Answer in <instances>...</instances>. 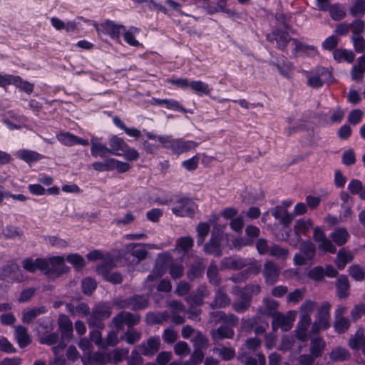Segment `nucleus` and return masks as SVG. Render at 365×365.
<instances>
[{
	"label": "nucleus",
	"instance_id": "nucleus-1",
	"mask_svg": "<svg viewBox=\"0 0 365 365\" xmlns=\"http://www.w3.org/2000/svg\"><path fill=\"white\" fill-rule=\"evenodd\" d=\"M331 304L326 302L322 304L319 308L317 315V320L313 323L311 332L317 334L321 329H326L329 327V311Z\"/></svg>",
	"mask_w": 365,
	"mask_h": 365
},
{
	"label": "nucleus",
	"instance_id": "nucleus-2",
	"mask_svg": "<svg viewBox=\"0 0 365 365\" xmlns=\"http://www.w3.org/2000/svg\"><path fill=\"white\" fill-rule=\"evenodd\" d=\"M297 317L296 311H289L286 314L279 312L272 318V329L276 331L281 329L284 331L290 330Z\"/></svg>",
	"mask_w": 365,
	"mask_h": 365
},
{
	"label": "nucleus",
	"instance_id": "nucleus-3",
	"mask_svg": "<svg viewBox=\"0 0 365 365\" xmlns=\"http://www.w3.org/2000/svg\"><path fill=\"white\" fill-rule=\"evenodd\" d=\"M140 319L138 314H135L128 312H120L112 320V323L117 329H123L124 324L128 327H132L137 324Z\"/></svg>",
	"mask_w": 365,
	"mask_h": 365
},
{
	"label": "nucleus",
	"instance_id": "nucleus-4",
	"mask_svg": "<svg viewBox=\"0 0 365 365\" xmlns=\"http://www.w3.org/2000/svg\"><path fill=\"white\" fill-rule=\"evenodd\" d=\"M114 266L113 260L105 262L102 265L97 268L98 272L101 274L104 279L113 284H120L123 282V277L120 273L111 272Z\"/></svg>",
	"mask_w": 365,
	"mask_h": 365
},
{
	"label": "nucleus",
	"instance_id": "nucleus-5",
	"mask_svg": "<svg viewBox=\"0 0 365 365\" xmlns=\"http://www.w3.org/2000/svg\"><path fill=\"white\" fill-rule=\"evenodd\" d=\"M160 340L158 336H150L145 342L138 346L140 353L146 356H152L160 349Z\"/></svg>",
	"mask_w": 365,
	"mask_h": 365
},
{
	"label": "nucleus",
	"instance_id": "nucleus-6",
	"mask_svg": "<svg viewBox=\"0 0 365 365\" xmlns=\"http://www.w3.org/2000/svg\"><path fill=\"white\" fill-rule=\"evenodd\" d=\"M48 266L45 269L46 274L61 275L66 272L64 259L61 257H55L47 259Z\"/></svg>",
	"mask_w": 365,
	"mask_h": 365
},
{
	"label": "nucleus",
	"instance_id": "nucleus-7",
	"mask_svg": "<svg viewBox=\"0 0 365 365\" xmlns=\"http://www.w3.org/2000/svg\"><path fill=\"white\" fill-rule=\"evenodd\" d=\"M280 268L272 261H267L264 265L263 274L267 283L274 284L280 274Z\"/></svg>",
	"mask_w": 365,
	"mask_h": 365
},
{
	"label": "nucleus",
	"instance_id": "nucleus-8",
	"mask_svg": "<svg viewBox=\"0 0 365 365\" xmlns=\"http://www.w3.org/2000/svg\"><path fill=\"white\" fill-rule=\"evenodd\" d=\"M47 266V259H46L26 258L22 262L23 268L30 272H34L37 269L44 271Z\"/></svg>",
	"mask_w": 365,
	"mask_h": 365
},
{
	"label": "nucleus",
	"instance_id": "nucleus-9",
	"mask_svg": "<svg viewBox=\"0 0 365 365\" xmlns=\"http://www.w3.org/2000/svg\"><path fill=\"white\" fill-rule=\"evenodd\" d=\"M211 336L215 341H220L225 339H231L235 335L232 328L227 326H221L210 331Z\"/></svg>",
	"mask_w": 365,
	"mask_h": 365
},
{
	"label": "nucleus",
	"instance_id": "nucleus-10",
	"mask_svg": "<svg viewBox=\"0 0 365 365\" xmlns=\"http://www.w3.org/2000/svg\"><path fill=\"white\" fill-rule=\"evenodd\" d=\"M58 324L63 339H71L73 336V324L69 318L66 315H61L58 320Z\"/></svg>",
	"mask_w": 365,
	"mask_h": 365
},
{
	"label": "nucleus",
	"instance_id": "nucleus-11",
	"mask_svg": "<svg viewBox=\"0 0 365 365\" xmlns=\"http://www.w3.org/2000/svg\"><path fill=\"white\" fill-rule=\"evenodd\" d=\"M268 39L271 42L275 41L278 47L283 49L290 41V36L287 32L276 31L272 34L268 35Z\"/></svg>",
	"mask_w": 365,
	"mask_h": 365
},
{
	"label": "nucleus",
	"instance_id": "nucleus-12",
	"mask_svg": "<svg viewBox=\"0 0 365 365\" xmlns=\"http://www.w3.org/2000/svg\"><path fill=\"white\" fill-rule=\"evenodd\" d=\"M311 323V322L299 319L294 331V336L302 341H306L308 339V329Z\"/></svg>",
	"mask_w": 365,
	"mask_h": 365
},
{
	"label": "nucleus",
	"instance_id": "nucleus-13",
	"mask_svg": "<svg viewBox=\"0 0 365 365\" xmlns=\"http://www.w3.org/2000/svg\"><path fill=\"white\" fill-rule=\"evenodd\" d=\"M257 358H253L245 353H242L238 356L239 361L245 365H257V363L259 365H266V359L262 353H258Z\"/></svg>",
	"mask_w": 365,
	"mask_h": 365
},
{
	"label": "nucleus",
	"instance_id": "nucleus-14",
	"mask_svg": "<svg viewBox=\"0 0 365 365\" xmlns=\"http://www.w3.org/2000/svg\"><path fill=\"white\" fill-rule=\"evenodd\" d=\"M354 259L353 254L345 249H341L339 251L335 259L336 267L341 269H344L346 264L351 262Z\"/></svg>",
	"mask_w": 365,
	"mask_h": 365
},
{
	"label": "nucleus",
	"instance_id": "nucleus-15",
	"mask_svg": "<svg viewBox=\"0 0 365 365\" xmlns=\"http://www.w3.org/2000/svg\"><path fill=\"white\" fill-rule=\"evenodd\" d=\"M15 336L20 347L24 348L31 343L30 336L27 329L23 326H17L15 328Z\"/></svg>",
	"mask_w": 365,
	"mask_h": 365
},
{
	"label": "nucleus",
	"instance_id": "nucleus-16",
	"mask_svg": "<svg viewBox=\"0 0 365 365\" xmlns=\"http://www.w3.org/2000/svg\"><path fill=\"white\" fill-rule=\"evenodd\" d=\"M317 302L312 300H307L300 307V319L312 322L311 314L317 307Z\"/></svg>",
	"mask_w": 365,
	"mask_h": 365
},
{
	"label": "nucleus",
	"instance_id": "nucleus-17",
	"mask_svg": "<svg viewBox=\"0 0 365 365\" xmlns=\"http://www.w3.org/2000/svg\"><path fill=\"white\" fill-rule=\"evenodd\" d=\"M349 282L346 276H341L336 282L338 297L341 299L346 298L349 294Z\"/></svg>",
	"mask_w": 365,
	"mask_h": 365
},
{
	"label": "nucleus",
	"instance_id": "nucleus-18",
	"mask_svg": "<svg viewBox=\"0 0 365 365\" xmlns=\"http://www.w3.org/2000/svg\"><path fill=\"white\" fill-rule=\"evenodd\" d=\"M230 299L222 289H219L216 294L215 298L210 304L212 309H220L227 307L230 304Z\"/></svg>",
	"mask_w": 365,
	"mask_h": 365
},
{
	"label": "nucleus",
	"instance_id": "nucleus-19",
	"mask_svg": "<svg viewBox=\"0 0 365 365\" xmlns=\"http://www.w3.org/2000/svg\"><path fill=\"white\" fill-rule=\"evenodd\" d=\"M252 297L245 292L241 294L240 299L234 302L233 309L238 313L244 312L247 310L250 306Z\"/></svg>",
	"mask_w": 365,
	"mask_h": 365
},
{
	"label": "nucleus",
	"instance_id": "nucleus-20",
	"mask_svg": "<svg viewBox=\"0 0 365 365\" xmlns=\"http://www.w3.org/2000/svg\"><path fill=\"white\" fill-rule=\"evenodd\" d=\"M325 346L326 343L321 337L313 338L310 342V353L316 358H319L322 356Z\"/></svg>",
	"mask_w": 365,
	"mask_h": 365
},
{
	"label": "nucleus",
	"instance_id": "nucleus-21",
	"mask_svg": "<svg viewBox=\"0 0 365 365\" xmlns=\"http://www.w3.org/2000/svg\"><path fill=\"white\" fill-rule=\"evenodd\" d=\"M197 146L196 143L192 141L183 142L179 140L173 141L171 148L178 154L194 149Z\"/></svg>",
	"mask_w": 365,
	"mask_h": 365
},
{
	"label": "nucleus",
	"instance_id": "nucleus-22",
	"mask_svg": "<svg viewBox=\"0 0 365 365\" xmlns=\"http://www.w3.org/2000/svg\"><path fill=\"white\" fill-rule=\"evenodd\" d=\"M169 318L170 315L168 312L158 314L149 312L146 316V322L150 325L160 324L164 322H167Z\"/></svg>",
	"mask_w": 365,
	"mask_h": 365
},
{
	"label": "nucleus",
	"instance_id": "nucleus-23",
	"mask_svg": "<svg viewBox=\"0 0 365 365\" xmlns=\"http://www.w3.org/2000/svg\"><path fill=\"white\" fill-rule=\"evenodd\" d=\"M125 252L137 257L138 262L145 259L148 254L147 251L143 247L135 244L128 245L125 247Z\"/></svg>",
	"mask_w": 365,
	"mask_h": 365
},
{
	"label": "nucleus",
	"instance_id": "nucleus-24",
	"mask_svg": "<svg viewBox=\"0 0 365 365\" xmlns=\"http://www.w3.org/2000/svg\"><path fill=\"white\" fill-rule=\"evenodd\" d=\"M264 304V308L262 313L268 317H272V318L279 313L277 312V308L279 307V303L273 299H270L266 298L263 301Z\"/></svg>",
	"mask_w": 365,
	"mask_h": 365
},
{
	"label": "nucleus",
	"instance_id": "nucleus-25",
	"mask_svg": "<svg viewBox=\"0 0 365 365\" xmlns=\"http://www.w3.org/2000/svg\"><path fill=\"white\" fill-rule=\"evenodd\" d=\"M349 237L345 228H338L331 234L332 240L339 246L344 245Z\"/></svg>",
	"mask_w": 365,
	"mask_h": 365
},
{
	"label": "nucleus",
	"instance_id": "nucleus-26",
	"mask_svg": "<svg viewBox=\"0 0 365 365\" xmlns=\"http://www.w3.org/2000/svg\"><path fill=\"white\" fill-rule=\"evenodd\" d=\"M110 145L111 147L110 149V150H111L110 153H113L116 155H122L123 154L119 153V151H124L125 148H127V145L123 140L116 136H113L110 139Z\"/></svg>",
	"mask_w": 365,
	"mask_h": 365
},
{
	"label": "nucleus",
	"instance_id": "nucleus-27",
	"mask_svg": "<svg viewBox=\"0 0 365 365\" xmlns=\"http://www.w3.org/2000/svg\"><path fill=\"white\" fill-rule=\"evenodd\" d=\"M131 308L133 310H139L146 308L149 304V301L143 296L135 295L130 297Z\"/></svg>",
	"mask_w": 365,
	"mask_h": 365
},
{
	"label": "nucleus",
	"instance_id": "nucleus-28",
	"mask_svg": "<svg viewBox=\"0 0 365 365\" xmlns=\"http://www.w3.org/2000/svg\"><path fill=\"white\" fill-rule=\"evenodd\" d=\"M273 215L284 225H289L292 220L287 210L282 207H277L273 212Z\"/></svg>",
	"mask_w": 365,
	"mask_h": 365
},
{
	"label": "nucleus",
	"instance_id": "nucleus-29",
	"mask_svg": "<svg viewBox=\"0 0 365 365\" xmlns=\"http://www.w3.org/2000/svg\"><path fill=\"white\" fill-rule=\"evenodd\" d=\"M365 344V336L362 329L358 330L349 341V346L354 349H359Z\"/></svg>",
	"mask_w": 365,
	"mask_h": 365
},
{
	"label": "nucleus",
	"instance_id": "nucleus-30",
	"mask_svg": "<svg viewBox=\"0 0 365 365\" xmlns=\"http://www.w3.org/2000/svg\"><path fill=\"white\" fill-rule=\"evenodd\" d=\"M58 139L63 142L66 145H71L73 143H81L84 145L88 144V140L80 139L74 135H72L68 133H61L58 136Z\"/></svg>",
	"mask_w": 365,
	"mask_h": 365
},
{
	"label": "nucleus",
	"instance_id": "nucleus-31",
	"mask_svg": "<svg viewBox=\"0 0 365 365\" xmlns=\"http://www.w3.org/2000/svg\"><path fill=\"white\" fill-rule=\"evenodd\" d=\"M205 294V290L198 289L195 294L190 295L186 298L187 302L191 307L201 306L203 304V297Z\"/></svg>",
	"mask_w": 365,
	"mask_h": 365
},
{
	"label": "nucleus",
	"instance_id": "nucleus-32",
	"mask_svg": "<svg viewBox=\"0 0 365 365\" xmlns=\"http://www.w3.org/2000/svg\"><path fill=\"white\" fill-rule=\"evenodd\" d=\"M68 308L69 312L73 315L86 317L90 314L89 307L85 303H81L78 304L77 307H73L72 304H68Z\"/></svg>",
	"mask_w": 365,
	"mask_h": 365
},
{
	"label": "nucleus",
	"instance_id": "nucleus-33",
	"mask_svg": "<svg viewBox=\"0 0 365 365\" xmlns=\"http://www.w3.org/2000/svg\"><path fill=\"white\" fill-rule=\"evenodd\" d=\"M365 71V58L361 57L358 60V64L354 66L351 75L354 80L359 81L363 77V73Z\"/></svg>",
	"mask_w": 365,
	"mask_h": 365
},
{
	"label": "nucleus",
	"instance_id": "nucleus-34",
	"mask_svg": "<svg viewBox=\"0 0 365 365\" xmlns=\"http://www.w3.org/2000/svg\"><path fill=\"white\" fill-rule=\"evenodd\" d=\"M192 342L196 349H205L209 345L208 339L199 331H197L195 337L192 339Z\"/></svg>",
	"mask_w": 365,
	"mask_h": 365
},
{
	"label": "nucleus",
	"instance_id": "nucleus-35",
	"mask_svg": "<svg viewBox=\"0 0 365 365\" xmlns=\"http://www.w3.org/2000/svg\"><path fill=\"white\" fill-rule=\"evenodd\" d=\"M334 58L338 61L344 60L348 63L354 61L355 55L352 51H348L343 49H337L334 53Z\"/></svg>",
	"mask_w": 365,
	"mask_h": 365
},
{
	"label": "nucleus",
	"instance_id": "nucleus-36",
	"mask_svg": "<svg viewBox=\"0 0 365 365\" xmlns=\"http://www.w3.org/2000/svg\"><path fill=\"white\" fill-rule=\"evenodd\" d=\"M93 314L97 319L108 318L111 315V308L106 304H100L96 307Z\"/></svg>",
	"mask_w": 365,
	"mask_h": 365
},
{
	"label": "nucleus",
	"instance_id": "nucleus-37",
	"mask_svg": "<svg viewBox=\"0 0 365 365\" xmlns=\"http://www.w3.org/2000/svg\"><path fill=\"white\" fill-rule=\"evenodd\" d=\"M331 17L335 21L343 19L346 16V12L337 4H332L328 7Z\"/></svg>",
	"mask_w": 365,
	"mask_h": 365
},
{
	"label": "nucleus",
	"instance_id": "nucleus-38",
	"mask_svg": "<svg viewBox=\"0 0 365 365\" xmlns=\"http://www.w3.org/2000/svg\"><path fill=\"white\" fill-rule=\"evenodd\" d=\"M269 255L279 259H285L289 255V250L277 245H273L269 249Z\"/></svg>",
	"mask_w": 365,
	"mask_h": 365
},
{
	"label": "nucleus",
	"instance_id": "nucleus-39",
	"mask_svg": "<svg viewBox=\"0 0 365 365\" xmlns=\"http://www.w3.org/2000/svg\"><path fill=\"white\" fill-rule=\"evenodd\" d=\"M92 142V148H91V152L93 155H98L101 157H104L106 155L107 153H110L111 150L106 148L105 145H102L101 143H96L93 140H91Z\"/></svg>",
	"mask_w": 365,
	"mask_h": 365
},
{
	"label": "nucleus",
	"instance_id": "nucleus-40",
	"mask_svg": "<svg viewBox=\"0 0 365 365\" xmlns=\"http://www.w3.org/2000/svg\"><path fill=\"white\" fill-rule=\"evenodd\" d=\"M141 337V333L134 329L127 330L122 336L121 339H125L129 344H134L138 341Z\"/></svg>",
	"mask_w": 365,
	"mask_h": 365
},
{
	"label": "nucleus",
	"instance_id": "nucleus-41",
	"mask_svg": "<svg viewBox=\"0 0 365 365\" xmlns=\"http://www.w3.org/2000/svg\"><path fill=\"white\" fill-rule=\"evenodd\" d=\"M350 14L354 16H361L365 14V1L358 0L349 9Z\"/></svg>",
	"mask_w": 365,
	"mask_h": 365
},
{
	"label": "nucleus",
	"instance_id": "nucleus-42",
	"mask_svg": "<svg viewBox=\"0 0 365 365\" xmlns=\"http://www.w3.org/2000/svg\"><path fill=\"white\" fill-rule=\"evenodd\" d=\"M45 312L44 307H38L35 308L28 312H25L23 316V322L25 323H30L34 319H35L38 315L43 314Z\"/></svg>",
	"mask_w": 365,
	"mask_h": 365
},
{
	"label": "nucleus",
	"instance_id": "nucleus-43",
	"mask_svg": "<svg viewBox=\"0 0 365 365\" xmlns=\"http://www.w3.org/2000/svg\"><path fill=\"white\" fill-rule=\"evenodd\" d=\"M307 276L314 281H322L324 277V269L322 266L315 267L308 272Z\"/></svg>",
	"mask_w": 365,
	"mask_h": 365
},
{
	"label": "nucleus",
	"instance_id": "nucleus-44",
	"mask_svg": "<svg viewBox=\"0 0 365 365\" xmlns=\"http://www.w3.org/2000/svg\"><path fill=\"white\" fill-rule=\"evenodd\" d=\"M330 358L334 361H342L349 358V352L343 348H336L330 354Z\"/></svg>",
	"mask_w": 365,
	"mask_h": 365
},
{
	"label": "nucleus",
	"instance_id": "nucleus-45",
	"mask_svg": "<svg viewBox=\"0 0 365 365\" xmlns=\"http://www.w3.org/2000/svg\"><path fill=\"white\" fill-rule=\"evenodd\" d=\"M190 201L185 200L182 201V206L180 207H175L173 212L180 216L190 215L193 213L192 210L189 205Z\"/></svg>",
	"mask_w": 365,
	"mask_h": 365
},
{
	"label": "nucleus",
	"instance_id": "nucleus-46",
	"mask_svg": "<svg viewBox=\"0 0 365 365\" xmlns=\"http://www.w3.org/2000/svg\"><path fill=\"white\" fill-rule=\"evenodd\" d=\"M302 253L307 257V259H312L315 255V247L310 241L304 242L300 247Z\"/></svg>",
	"mask_w": 365,
	"mask_h": 365
},
{
	"label": "nucleus",
	"instance_id": "nucleus-47",
	"mask_svg": "<svg viewBox=\"0 0 365 365\" xmlns=\"http://www.w3.org/2000/svg\"><path fill=\"white\" fill-rule=\"evenodd\" d=\"M207 274L210 282L215 285H219L220 279L218 277V269L216 265L210 264L207 269Z\"/></svg>",
	"mask_w": 365,
	"mask_h": 365
},
{
	"label": "nucleus",
	"instance_id": "nucleus-48",
	"mask_svg": "<svg viewBox=\"0 0 365 365\" xmlns=\"http://www.w3.org/2000/svg\"><path fill=\"white\" fill-rule=\"evenodd\" d=\"M20 158L27 163L36 161L41 158V155L36 152L31 150H22L19 153Z\"/></svg>",
	"mask_w": 365,
	"mask_h": 365
},
{
	"label": "nucleus",
	"instance_id": "nucleus-49",
	"mask_svg": "<svg viewBox=\"0 0 365 365\" xmlns=\"http://www.w3.org/2000/svg\"><path fill=\"white\" fill-rule=\"evenodd\" d=\"M312 227L311 220H299L295 226V232L297 235L307 233L309 230Z\"/></svg>",
	"mask_w": 365,
	"mask_h": 365
},
{
	"label": "nucleus",
	"instance_id": "nucleus-50",
	"mask_svg": "<svg viewBox=\"0 0 365 365\" xmlns=\"http://www.w3.org/2000/svg\"><path fill=\"white\" fill-rule=\"evenodd\" d=\"M98 171H108L114 169V159L106 160L105 163H95L93 165Z\"/></svg>",
	"mask_w": 365,
	"mask_h": 365
},
{
	"label": "nucleus",
	"instance_id": "nucleus-51",
	"mask_svg": "<svg viewBox=\"0 0 365 365\" xmlns=\"http://www.w3.org/2000/svg\"><path fill=\"white\" fill-rule=\"evenodd\" d=\"M205 250L209 254H213L216 256L221 255V250L220 248L219 242L215 240H212L210 243L205 246Z\"/></svg>",
	"mask_w": 365,
	"mask_h": 365
},
{
	"label": "nucleus",
	"instance_id": "nucleus-52",
	"mask_svg": "<svg viewBox=\"0 0 365 365\" xmlns=\"http://www.w3.org/2000/svg\"><path fill=\"white\" fill-rule=\"evenodd\" d=\"M106 31L116 37V38H118L119 37V35H120V29H123V26H116V25H114L112 22L110 21H107L104 24L102 25Z\"/></svg>",
	"mask_w": 365,
	"mask_h": 365
},
{
	"label": "nucleus",
	"instance_id": "nucleus-53",
	"mask_svg": "<svg viewBox=\"0 0 365 365\" xmlns=\"http://www.w3.org/2000/svg\"><path fill=\"white\" fill-rule=\"evenodd\" d=\"M178 337V333L173 329H166L163 334V339L168 344L175 343Z\"/></svg>",
	"mask_w": 365,
	"mask_h": 365
},
{
	"label": "nucleus",
	"instance_id": "nucleus-54",
	"mask_svg": "<svg viewBox=\"0 0 365 365\" xmlns=\"http://www.w3.org/2000/svg\"><path fill=\"white\" fill-rule=\"evenodd\" d=\"M217 352L224 360L227 361L232 359L235 356V351L230 347L222 346L217 349Z\"/></svg>",
	"mask_w": 365,
	"mask_h": 365
},
{
	"label": "nucleus",
	"instance_id": "nucleus-55",
	"mask_svg": "<svg viewBox=\"0 0 365 365\" xmlns=\"http://www.w3.org/2000/svg\"><path fill=\"white\" fill-rule=\"evenodd\" d=\"M172 356L170 351H160L156 356L155 362L158 365H166L171 360Z\"/></svg>",
	"mask_w": 365,
	"mask_h": 365
},
{
	"label": "nucleus",
	"instance_id": "nucleus-56",
	"mask_svg": "<svg viewBox=\"0 0 365 365\" xmlns=\"http://www.w3.org/2000/svg\"><path fill=\"white\" fill-rule=\"evenodd\" d=\"M295 343V338L293 336H284L279 346V349L287 351L291 349Z\"/></svg>",
	"mask_w": 365,
	"mask_h": 365
},
{
	"label": "nucleus",
	"instance_id": "nucleus-57",
	"mask_svg": "<svg viewBox=\"0 0 365 365\" xmlns=\"http://www.w3.org/2000/svg\"><path fill=\"white\" fill-rule=\"evenodd\" d=\"M193 245V240L190 237H185L180 238L178 241L177 247L181 249L183 252H187Z\"/></svg>",
	"mask_w": 365,
	"mask_h": 365
},
{
	"label": "nucleus",
	"instance_id": "nucleus-58",
	"mask_svg": "<svg viewBox=\"0 0 365 365\" xmlns=\"http://www.w3.org/2000/svg\"><path fill=\"white\" fill-rule=\"evenodd\" d=\"M175 353L177 355H187L190 352V349L185 341H179L174 346Z\"/></svg>",
	"mask_w": 365,
	"mask_h": 365
},
{
	"label": "nucleus",
	"instance_id": "nucleus-59",
	"mask_svg": "<svg viewBox=\"0 0 365 365\" xmlns=\"http://www.w3.org/2000/svg\"><path fill=\"white\" fill-rule=\"evenodd\" d=\"M184 269L181 264H172L169 267V273L173 279H178L183 274Z\"/></svg>",
	"mask_w": 365,
	"mask_h": 365
},
{
	"label": "nucleus",
	"instance_id": "nucleus-60",
	"mask_svg": "<svg viewBox=\"0 0 365 365\" xmlns=\"http://www.w3.org/2000/svg\"><path fill=\"white\" fill-rule=\"evenodd\" d=\"M304 289H295L294 292H290L288 294L287 299L288 302H294L297 303L302 299L304 294Z\"/></svg>",
	"mask_w": 365,
	"mask_h": 365
},
{
	"label": "nucleus",
	"instance_id": "nucleus-61",
	"mask_svg": "<svg viewBox=\"0 0 365 365\" xmlns=\"http://www.w3.org/2000/svg\"><path fill=\"white\" fill-rule=\"evenodd\" d=\"M319 248L330 253H335L336 251L332 242L327 237L319 242Z\"/></svg>",
	"mask_w": 365,
	"mask_h": 365
},
{
	"label": "nucleus",
	"instance_id": "nucleus-62",
	"mask_svg": "<svg viewBox=\"0 0 365 365\" xmlns=\"http://www.w3.org/2000/svg\"><path fill=\"white\" fill-rule=\"evenodd\" d=\"M203 271V267L201 264H197L191 267L187 272V277L190 280L199 277Z\"/></svg>",
	"mask_w": 365,
	"mask_h": 365
},
{
	"label": "nucleus",
	"instance_id": "nucleus-63",
	"mask_svg": "<svg viewBox=\"0 0 365 365\" xmlns=\"http://www.w3.org/2000/svg\"><path fill=\"white\" fill-rule=\"evenodd\" d=\"M365 314V304H359L354 306L351 317L354 320L359 319L362 315Z\"/></svg>",
	"mask_w": 365,
	"mask_h": 365
},
{
	"label": "nucleus",
	"instance_id": "nucleus-64",
	"mask_svg": "<svg viewBox=\"0 0 365 365\" xmlns=\"http://www.w3.org/2000/svg\"><path fill=\"white\" fill-rule=\"evenodd\" d=\"M317 358L312 354H301L298 357V362L301 365H313Z\"/></svg>",
	"mask_w": 365,
	"mask_h": 365
}]
</instances>
